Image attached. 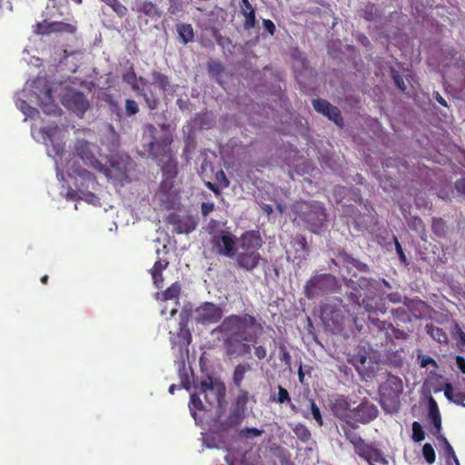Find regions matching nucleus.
Returning a JSON list of instances; mask_svg holds the SVG:
<instances>
[{"label":"nucleus","mask_w":465,"mask_h":465,"mask_svg":"<svg viewBox=\"0 0 465 465\" xmlns=\"http://www.w3.org/2000/svg\"><path fill=\"white\" fill-rule=\"evenodd\" d=\"M329 120L332 121L337 126L342 127L344 124L341 111L337 106L330 105V110H326L323 114Z\"/></svg>","instance_id":"34"},{"label":"nucleus","mask_w":465,"mask_h":465,"mask_svg":"<svg viewBox=\"0 0 465 465\" xmlns=\"http://www.w3.org/2000/svg\"><path fill=\"white\" fill-rule=\"evenodd\" d=\"M153 84H157L159 89L164 93L168 90L170 85L169 78L167 75L162 74L159 71H153L152 73Z\"/></svg>","instance_id":"36"},{"label":"nucleus","mask_w":465,"mask_h":465,"mask_svg":"<svg viewBox=\"0 0 465 465\" xmlns=\"http://www.w3.org/2000/svg\"><path fill=\"white\" fill-rule=\"evenodd\" d=\"M242 420L239 417L230 414L226 420L219 424V429L222 431H226L229 429L234 428L242 423Z\"/></svg>","instance_id":"44"},{"label":"nucleus","mask_w":465,"mask_h":465,"mask_svg":"<svg viewBox=\"0 0 465 465\" xmlns=\"http://www.w3.org/2000/svg\"><path fill=\"white\" fill-rule=\"evenodd\" d=\"M263 430L245 427L239 430L238 435L241 439H253L262 436Z\"/></svg>","instance_id":"45"},{"label":"nucleus","mask_w":465,"mask_h":465,"mask_svg":"<svg viewBox=\"0 0 465 465\" xmlns=\"http://www.w3.org/2000/svg\"><path fill=\"white\" fill-rule=\"evenodd\" d=\"M123 78H124V82L131 84L132 89L134 92L138 91L139 87L141 85L146 86L148 84V81L144 77H143V76L137 77L134 70H132L130 73L124 74Z\"/></svg>","instance_id":"30"},{"label":"nucleus","mask_w":465,"mask_h":465,"mask_svg":"<svg viewBox=\"0 0 465 465\" xmlns=\"http://www.w3.org/2000/svg\"><path fill=\"white\" fill-rule=\"evenodd\" d=\"M242 420L239 417L230 414L226 420L219 424V429L222 431H226L229 429L234 428L242 423Z\"/></svg>","instance_id":"42"},{"label":"nucleus","mask_w":465,"mask_h":465,"mask_svg":"<svg viewBox=\"0 0 465 465\" xmlns=\"http://www.w3.org/2000/svg\"><path fill=\"white\" fill-rule=\"evenodd\" d=\"M109 5L120 17L127 15V8L119 0H103Z\"/></svg>","instance_id":"46"},{"label":"nucleus","mask_w":465,"mask_h":465,"mask_svg":"<svg viewBox=\"0 0 465 465\" xmlns=\"http://www.w3.org/2000/svg\"><path fill=\"white\" fill-rule=\"evenodd\" d=\"M312 105L316 112L323 114L326 110H330L331 104L325 99L317 98L312 100Z\"/></svg>","instance_id":"54"},{"label":"nucleus","mask_w":465,"mask_h":465,"mask_svg":"<svg viewBox=\"0 0 465 465\" xmlns=\"http://www.w3.org/2000/svg\"><path fill=\"white\" fill-rule=\"evenodd\" d=\"M139 112L138 104L133 99L125 100V114L127 116H133Z\"/></svg>","instance_id":"59"},{"label":"nucleus","mask_w":465,"mask_h":465,"mask_svg":"<svg viewBox=\"0 0 465 465\" xmlns=\"http://www.w3.org/2000/svg\"><path fill=\"white\" fill-rule=\"evenodd\" d=\"M241 14L244 16L243 28L250 30L256 25L255 8L249 0L240 1Z\"/></svg>","instance_id":"24"},{"label":"nucleus","mask_w":465,"mask_h":465,"mask_svg":"<svg viewBox=\"0 0 465 465\" xmlns=\"http://www.w3.org/2000/svg\"><path fill=\"white\" fill-rule=\"evenodd\" d=\"M412 440L415 442H420L425 439V432L418 421L412 423Z\"/></svg>","instance_id":"53"},{"label":"nucleus","mask_w":465,"mask_h":465,"mask_svg":"<svg viewBox=\"0 0 465 465\" xmlns=\"http://www.w3.org/2000/svg\"><path fill=\"white\" fill-rule=\"evenodd\" d=\"M391 77L393 79V82L395 85L402 92H405L407 89V86L405 84V82L403 80V77L401 75L399 72L396 70L391 71Z\"/></svg>","instance_id":"60"},{"label":"nucleus","mask_w":465,"mask_h":465,"mask_svg":"<svg viewBox=\"0 0 465 465\" xmlns=\"http://www.w3.org/2000/svg\"><path fill=\"white\" fill-rule=\"evenodd\" d=\"M77 30V26L74 24L63 22V21H54L47 22L44 20L43 22H38L35 25V32L37 35H50L52 33H65V34H74Z\"/></svg>","instance_id":"14"},{"label":"nucleus","mask_w":465,"mask_h":465,"mask_svg":"<svg viewBox=\"0 0 465 465\" xmlns=\"http://www.w3.org/2000/svg\"><path fill=\"white\" fill-rule=\"evenodd\" d=\"M422 455L429 464H432L436 460L435 450L430 443H425L423 445Z\"/></svg>","instance_id":"51"},{"label":"nucleus","mask_w":465,"mask_h":465,"mask_svg":"<svg viewBox=\"0 0 465 465\" xmlns=\"http://www.w3.org/2000/svg\"><path fill=\"white\" fill-rule=\"evenodd\" d=\"M103 100L107 104L110 112L115 114L118 118L122 117L121 107L116 99L111 94H105Z\"/></svg>","instance_id":"38"},{"label":"nucleus","mask_w":465,"mask_h":465,"mask_svg":"<svg viewBox=\"0 0 465 465\" xmlns=\"http://www.w3.org/2000/svg\"><path fill=\"white\" fill-rule=\"evenodd\" d=\"M108 173H104L108 179L129 181V173L133 169V160L126 154L115 153L110 155Z\"/></svg>","instance_id":"6"},{"label":"nucleus","mask_w":465,"mask_h":465,"mask_svg":"<svg viewBox=\"0 0 465 465\" xmlns=\"http://www.w3.org/2000/svg\"><path fill=\"white\" fill-rule=\"evenodd\" d=\"M188 313L185 312H181L178 331L169 332L172 349L177 351L180 354L181 358H183V355H188V348L193 339L191 331L188 328Z\"/></svg>","instance_id":"4"},{"label":"nucleus","mask_w":465,"mask_h":465,"mask_svg":"<svg viewBox=\"0 0 465 465\" xmlns=\"http://www.w3.org/2000/svg\"><path fill=\"white\" fill-rule=\"evenodd\" d=\"M175 179L176 178L163 177L159 186V193L171 195L173 193Z\"/></svg>","instance_id":"39"},{"label":"nucleus","mask_w":465,"mask_h":465,"mask_svg":"<svg viewBox=\"0 0 465 465\" xmlns=\"http://www.w3.org/2000/svg\"><path fill=\"white\" fill-rule=\"evenodd\" d=\"M272 400L277 403L283 404V403H291V396L288 392V391L283 388L282 386H278V395L277 397L273 396Z\"/></svg>","instance_id":"49"},{"label":"nucleus","mask_w":465,"mask_h":465,"mask_svg":"<svg viewBox=\"0 0 465 465\" xmlns=\"http://www.w3.org/2000/svg\"><path fill=\"white\" fill-rule=\"evenodd\" d=\"M242 420L239 417L230 414L226 420L219 424V429L222 431H226L229 429L234 428L242 423Z\"/></svg>","instance_id":"43"},{"label":"nucleus","mask_w":465,"mask_h":465,"mask_svg":"<svg viewBox=\"0 0 465 465\" xmlns=\"http://www.w3.org/2000/svg\"><path fill=\"white\" fill-rule=\"evenodd\" d=\"M166 222L174 227V232L178 234L190 233L197 226V223L192 216H181L174 213L167 216Z\"/></svg>","instance_id":"17"},{"label":"nucleus","mask_w":465,"mask_h":465,"mask_svg":"<svg viewBox=\"0 0 465 465\" xmlns=\"http://www.w3.org/2000/svg\"><path fill=\"white\" fill-rule=\"evenodd\" d=\"M302 219L311 225L312 232H316L324 225L327 221V213L322 206L315 204L303 213Z\"/></svg>","instance_id":"18"},{"label":"nucleus","mask_w":465,"mask_h":465,"mask_svg":"<svg viewBox=\"0 0 465 465\" xmlns=\"http://www.w3.org/2000/svg\"><path fill=\"white\" fill-rule=\"evenodd\" d=\"M310 406L312 418L315 420L317 424L322 427L323 425V420L319 407L313 400H310Z\"/></svg>","instance_id":"56"},{"label":"nucleus","mask_w":465,"mask_h":465,"mask_svg":"<svg viewBox=\"0 0 465 465\" xmlns=\"http://www.w3.org/2000/svg\"><path fill=\"white\" fill-rule=\"evenodd\" d=\"M169 266V262L165 259L157 260L153 268L150 270V273L153 282V284L157 289H161L163 284V272Z\"/></svg>","instance_id":"25"},{"label":"nucleus","mask_w":465,"mask_h":465,"mask_svg":"<svg viewBox=\"0 0 465 465\" xmlns=\"http://www.w3.org/2000/svg\"><path fill=\"white\" fill-rule=\"evenodd\" d=\"M181 293V284L178 282H173L165 291L162 292L163 301L176 299L178 300Z\"/></svg>","instance_id":"37"},{"label":"nucleus","mask_w":465,"mask_h":465,"mask_svg":"<svg viewBox=\"0 0 465 465\" xmlns=\"http://www.w3.org/2000/svg\"><path fill=\"white\" fill-rule=\"evenodd\" d=\"M431 228L433 232L439 236L443 237L446 234V223L442 218H433Z\"/></svg>","instance_id":"47"},{"label":"nucleus","mask_w":465,"mask_h":465,"mask_svg":"<svg viewBox=\"0 0 465 465\" xmlns=\"http://www.w3.org/2000/svg\"><path fill=\"white\" fill-rule=\"evenodd\" d=\"M334 277L331 274L314 275L305 284V296L308 299H312L327 293L332 287Z\"/></svg>","instance_id":"7"},{"label":"nucleus","mask_w":465,"mask_h":465,"mask_svg":"<svg viewBox=\"0 0 465 465\" xmlns=\"http://www.w3.org/2000/svg\"><path fill=\"white\" fill-rule=\"evenodd\" d=\"M63 104L78 117L82 118L90 108V102L86 95L77 90H69L63 97Z\"/></svg>","instance_id":"9"},{"label":"nucleus","mask_w":465,"mask_h":465,"mask_svg":"<svg viewBox=\"0 0 465 465\" xmlns=\"http://www.w3.org/2000/svg\"><path fill=\"white\" fill-rule=\"evenodd\" d=\"M356 428L357 426L352 423H346V425L341 426L346 440H348L353 445L354 450L357 454L362 448L365 447L367 443L356 431Z\"/></svg>","instance_id":"22"},{"label":"nucleus","mask_w":465,"mask_h":465,"mask_svg":"<svg viewBox=\"0 0 465 465\" xmlns=\"http://www.w3.org/2000/svg\"><path fill=\"white\" fill-rule=\"evenodd\" d=\"M138 95L143 96L147 107L150 110H155L158 108L160 104V94H157L153 89L152 84H148L146 86H140L139 90L135 92Z\"/></svg>","instance_id":"23"},{"label":"nucleus","mask_w":465,"mask_h":465,"mask_svg":"<svg viewBox=\"0 0 465 465\" xmlns=\"http://www.w3.org/2000/svg\"><path fill=\"white\" fill-rule=\"evenodd\" d=\"M197 388L199 389V393L203 394L204 400L210 405L214 403L221 405L225 396L224 385L221 382L213 381V378L210 376L203 380Z\"/></svg>","instance_id":"8"},{"label":"nucleus","mask_w":465,"mask_h":465,"mask_svg":"<svg viewBox=\"0 0 465 465\" xmlns=\"http://www.w3.org/2000/svg\"><path fill=\"white\" fill-rule=\"evenodd\" d=\"M176 30L179 35V40L186 45L190 42L193 41L194 33L192 25L190 24H178L176 25Z\"/></svg>","instance_id":"27"},{"label":"nucleus","mask_w":465,"mask_h":465,"mask_svg":"<svg viewBox=\"0 0 465 465\" xmlns=\"http://www.w3.org/2000/svg\"><path fill=\"white\" fill-rule=\"evenodd\" d=\"M158 131L152 124L143 127L142 147L151 158L161 166L163 177L176 178L179 173L178 163L174 158L170 135L157 136Z\"/></svg>","instance_id":"2"},{"label":"nucleus","mask_w":465,"mask_h":465,"mask_svg":"<svg viewBox=\"0 0 465 465\" xmlns=\"http://www.w3.org/2000/svg\"><path fill=\"white\" fill-rule=\"evenodd\" d=\"M410 228L417 231V232H424L425 225L422 220L420 217H413V219L409 223Z\"/></svg>","instance_id":"62"},{"label":"nucleus","mask_w":465,"mask_h":465,"mask_svg":"<svg viewBox=\"0 0 465 465\" xmlns=\"http://www.w3.org/2000/svg\"><path fill=\"white\" fill-rule=\"evenodd\" d=\"M294 435L303 443H307L312 440L310 430L302 423H297L292 427Z\"/></svg>","instance_id":"32"},{"label":"nucleus","mask_w":465,"mask_h":465,"mask_svg":"<svg viewBox=\"0 0 465 465\" xmlns=\"http://www.w3.org/2000/svg\"><path fill=\"white\" fill-rule=\"evenodd\" d=\"M361 16L369 22L375 21L378 17L381 16V13L376 8L375 5L372 3H367L361 8Z\"/></svg>","instance_id":"33"},{"label":"nucleus","mask_w":465,"mask_h":465,"mask_svg":"<svg viewBox=\"0 0 465 465\" xmlns=\"http://www.w3.org/2000/svg\"><path fill=\"white\" fill-rule=\"evenodd\" d=\"M250 370V366L246 364H238L233 371L232 381L234 385L242 389V382L244 379L245 373Z\"/></svg>","instance_id":"35"},{"label":"nucleus","mask_w":465,"mask_h":465,"mask_svg":"<svg viewBox=\"0 0 465 465\" xmlns=\"http://www.w3.org/2000/svg\"><path fill=\"white\" fill-rule=\"evenodd\" d=\"M239 267L247 272H252L258 267L260 261L262 260L259 252H236L234 256Z\"/></svg>","instance_id":"20"},{"label":"nucleus","mask_w":465,"mask_h":465,"mask_svg":"<svg viewBox=\"0 0 465 465\" xmlns=\"http://www.w3.org/2000/svg\"><path fill=\"white\" fill-rule=\"evenodd\" d=\"M74 154L80 158L83 163L100 173H108L106 165L98 158L100 148L97 144L90 143L84 139H77L74 146Z\"/></svg>","instance_id":"3"},{"label":"nucleus","mask_w":465,"mask_h":465,"mask_svg":"<svg viewBox=\"0 0 465 465\" xmlns=\"http://www.w3.org/2000/svg\"><path fill=\"white\" fill-rule=\"evenodd\" d=\"M402 381L397 376H390L380 387L381 396L391 401L398 400L402 393Z\"/></svg>","instance_id":"19"},{"label":"nucleus","mask_w":465,"mask_h":465,"mask_svg":"<svg viewBox=\"0 0 465 465\" xmlns=\"http://www.w3.org/2000/svg\"><path fill=\"white\" fill-rule=\"evenodd\" d=\"M294 245L297 246V252H300L299 254L295 255V259H305L309 252L305 237L302 235L298 236L295 239Z\"/></svg>","instance_id":"40"},{"label":"nucleus","mask_w":465,"mask_h":465,"mask_svg":"<svg viewBox=\"0 0 465 465\" xmlns=\"http://www.w3.org/2000/svg\"><path fill=\"white\" fill-rule=\"evenodd\" d=\"M418 359L420 361V367L422 368L428 367L429 365L435 368L438 367L436 361L429 355H419Z\"/></svg>","instance_id":"61"},{"label":"nucleus","mask_w":465,"mask_h":465,"mask_svg":"<svg viewBox=\"0 0 465 465\" xmlns=\"http://www.w3.org/2000/svg\"><path fill=\"white\" fill-rule=\"evenodd\" d=\"M249 400V393L243 389H239V393L235 399L234 406L246 411V405Z\"/></svg>","instance_id":"48"},{"label":"nucleus","mask_w":465,"mask_h":465,"mask_svg":"<svg viewBox=\"0 0 465 465\" xmlns=\"http://www.w3.org/2000/svg\"><path fill=\"white\" fill-rule=\"evenodd\" d=\"M321 319L327 329L338 332L344 322V310L341 302H326L321 306Z\"/></svg>","instance_id":"5"},{"label":"nucleus","mask_w":465,"mask_h":465,"mask_svg":"<svg viewBox=\"0 0 465 465\" xmlns=\"http://www.w3.org/2000/svg\"><path fill=\"white\" fill-rule=\"evenodd\" d=\"M224 335V347L229 356L243 357L251 353V345L258 340L262 324L254 315L243 313L225 317L219 326Z\"/></svg>","instance_id":"1"},{"label":"nucleus","mask_w":465,"mask_h":465,"mask_svg":"<svg viewBox=\"0 0 465 465\" xmlns=\"http://www.w3.org/2000/svg\"><path fill=\"white\" fill-rule=\"evenodd\" d=\"M330 410L334 417L350 424L351 408L348 398L344 395H337L330 402Z\"/></svg>","instance_id":"16"},{"label":"nucleus","mask_w":465,"mask_h":465,"mask_svg":"<svg viewBox=\"0 0 465 465\" xmlns=\"http://www.w3.org/2000/svg\"><path fill=\"white\" fill-rule=\"evenodd\" d=\"M428 403H429L428 411H429L430 420H434V419L440 417V410H439L436 401L432 397H430Z\"/></svg>","instance_id":"58"},{"label":"nucleus","mask_w":465,"mask_h":465,"mask_svg":"<svg viewBox=\"0 0 465 465\" xmlns=\"http://www.w3.org/2000/svg\"><path fill=\"white\" fill-rule=\"evenodd\" d=\"M391 314L394 319L401 322H406L409 319V315L404 308L393 309Z\"/></svg>","instance_id":"63"},{"label":"nucleus","mask_w":465,"mask_h":465,"mask_svg":"<svg viewBox=\"0 0 465 465\" xmlns=\"http://www.w3.org/2000/svg\"><path fill=\"white\" fill-rule=\"evenodd\" d=\"M360 305L362 306L368 312H380L381 313H385L386 312L385 310L378 308L377 302L373 297L363 298Z\"/></svg>","instance_id":"41"},{"label":"nucleus","mask_w":465,"mask_h":465,"mask_svg":"<svg viewBox=\"0 0 465 465\" xmlns=\"http://www.w3.org/2000/svg\"><path fill=\"white\" fill-rule=\"evenodd\" d=\"M189 408L193 417L196 419V411L203 408L202 400L196 393L191 395Z\"/></svg>","instance_id":"50"},{"label":"nucleus","mask_w":465,"mask_h":465,"mask_svg":"<svg viewBox=\"0 0 465 465\" xmlns=\"http://www.w3.org/2000/svg\"><path fill=\"white\" fill-rule=\"evenodd\" d=\"M217 252L228 258H234L236 254V237L228 231H221L212 239Z\"/></svg>","instance_id":"11"},{"label":"nucleus","mask_w":465,"mask_h":465,"mask_svg":"<svg viewBox=\"0 0 465 465\" xmlns=\"http://www.w3.org/2000/svg\"><path fill=\"white\" fill-rule=\"evenodd\" d=\"M138 12L149 17H160L162 15L159 8L151 1H144L138 8Z\"/></svg>","instance_id":"31"},{"label":"nucleus","mask_w":465,"mask_h":465,"mask_svg":"<svg viewBox=\"0 0 465 465\" xmlns=\"http://www.w3.org/2000/svg\"><path fill=\"white\" fill-rule=\"evenodd\" d=\"M357 455L366 460L370 465H388V460L382 451L368 443Z\"/></svg>","instance_id":"21"},{"label":"nucleus","mask_w":465,"mask_h":465,"mask_svg":"<svg viewBox=\"0 0 465 465\" xmlns=\"http://www.w3.org/2000/svg\"><path fill=\"white\" fill-rule=\"evenodd\" d=\"M262 245V239L259 232L251 230L236 238V252H258Z\"/></svg>","instance_id":"15"},{"label":"nucleus","mask_w":465,"mask_h":465,"mask_svg":"<svg viewBox=\"0 0 465 465\" xmlns=\"http://www.w3.org/2000/svg\"><path fill=\"white\" fill-rule=\"evenodd\" d=\"M379 414L377 407L367 400H363L354 409L351 410L350 418L351 423L367 424L375 420Z\"/></svg>","instance_id":"13"},{"label":"nucleus","mask_w":465,"mask_h":465,"mask_svg":"<svg viewBox=\"0 0 465 465\" xmlns=\"http://www.w3.org/2000/svg\"><path fill=\"white\" fill-rule=\"evenodd\" d=\"M73 172L77 175L79 176L80 178H82L84 182H87L88 183H91V187L93 189H95L96 186L98 185V182L96 180V177L95 175L89 172L88 170L83 168L82 166H74L73 167ZM89 184H87L88 186Z\"/></svg>","instance_id":"29"},{"label":"nucleus","mask_w":465,"mask_h":465,"mask_svg":"<svg viewBox=\"0 0 465 465\" xmlns=\"http://www.w3.org/2000/svg\"><path fill=\"white\" fill-rule=\"evenodd\" d=\"M453 336L461 346H465V332L458 324L455 325Z\"/></svg>","instance_id":"64"},{"label":"nucleus","mask_w":465,"mask_h":465,"mask_svg":"<svg viewBox=\"0 0 465 465\" xmlns=\"http://www.w3.org/2000/svg\"><path fill=\"white\" fill-rule=\"evenodd\" d=\"M350 362L363 380L372 378L376 373L377 363L372 361L365 350L361 349L358 352L351 355Z\"/></svg>","instance_id":"10"},{"label":"nucleus","mask_w":465,"mask_h":465,"mask_svg":"<svg viewBox=\"0 0 465 465\" xmlns=\"http://www.w3.org/2000/svg\"><path fill=\"white\" fill-rule=\"evenodd\" d=\"M342 261L347 264H351L355 268H357L359 271H366L367 265L359 260L353 258L351 255L344 253L341 255Z\"/></svg>","instance_id":"52"},{"label":"nucleus","mask_w":465,"mask_h":465,"mask_svg":"<svg viewBox=\"0 0 465 465\" xmlns=\"http://www.w3.org/2000/svg\"><path fill=\"white\" fill-rule=\"evenodd\" d=\"M369 321H371L374 326L381 330H391L397 339H407L409 336L407 332L395 329L391 323H388L387 322L380 321L379 319L373 318L371 316H369Z\"/></svg>","instance_id":"26"},{"label":"nucleus","mask_w":465,"mask_h":465,"mask_svg":"<svg viewBox=\"0 0 465 465\" xmlns=\"http://www.w3.org/2000/svg\"><path fill=\"white\" fill-rule=\"evenodd\" d=\"M195 320L201 324L216 323L223 316V311L220 305L210 302L201 303L195 310Z\"/></svg>","instance_id":"12"},{"label":"nucleus","mask_w":465,"mask_h":465,"mask_svg":"<svg viewBox=\"0 0 465 465\" xmlns=\"http://www.w3.org/2000/svg\"><path fill=\"white\" fill-rule=\"evenodd\" d=\"M426 332L436 341L439 343H448V335L446 332L440 327L435 326L432 323L426 324L425 326Z\"/></svg>","instance_id":"28"},{"label":"nucleus","mask_w":465,"mask_h":465,"mask_svg":"<svg viewBox=\"0 0 465 465\" xmlns=\"http://www.w3.org/2000/svg\"><path fill=\"white\" fill-rule=\"evenodd\" d=\"M279 351H280V354H279V359L282 362L284 363V365L287 367V368H290L291 367V364H292V357H291V354L290 352L288 351L287 348L285 345L283 344H281L279 346Z\"/></svg>","instance_id":"57"},{"label":"nucleus","mask_w":465,"mask_h":465,"mask_svg":"<svg viewBox=\"0 0 465 465\" xmlns=\"http://www.w3.org/2000/svg\"><path fill=\"white\" fill-rule=\"evenodd\" d=\"M208 73L213 76H219L221 75L223 71L224 67L221 62L218 61H212L208 63Z\"/></svg>","instance_id":"55"}]
</instances>
